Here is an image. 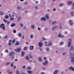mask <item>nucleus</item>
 <instances>
[{
    "label": "nucleus",
    "mask_w": 74,
    "mask_h": 74,
    "mask_svg": "<svg viewBox=\"0 0 74 74\" xmlns=\"http://www.w3.org/2000/svg\"><path fill=\"white\" fill-rule=\"evenodd\" d=\"M40 42H39L38 43V46L39 47H42V45H43V43L41 42H42V40H40Z\"/></svg>",
    "instance_id": "1"
},
{
    "label": "nucleus",
    "mask_w": 74,
    "mask_h": 74,
    "mask_svg": "<svg viewBox=\"0 0 74 74\" xmlns=\"http://www.w3.org/2000/svg\"><path fill=\"white\" fill-rule=\"evenodd\" d=\"M0 28L4 30H5V26H4V24L2 23L0 26Z\"/></svg>",
    "instance_id": "2"
},
{
    "label": "nucleus",
    "mask_w": 74,
    "mask_h": 74,
    "mask_svg": "<svg viewBox=\"0 0 74 74\" xmlns=\"http://www.w3.org/2000/svg\"><path fill=\"white\" fill-rule=\"evenodd\" d=\"M21 47H19L17 49H14V51L16 52H19L21 51Z\"/></svg>",
    "instance_id": "3"
},
{
    "label": "nucleus",
    "mask_w": 74,
    "mask_h": 74,
    "mask_svg": "<svg viewBox=\"0 0 74 74\" xmlns=\"http://www.w3.org/2000/svg\"><path fill=\"white\" fill-rule=\"evenodd\" d=\"M71 39H69L68 40V47H70V46L71 45Z\"/></svg>",
    "instance_id": "4"
},
{
    "label": "nucleus",
    "mask_w": 74,
    "mask_h": 74,
    "mask_svg": "<svg viewBox=\"0 0 74 74\" xmlns=\"http://www.w3.org/2000/svg\"><path fill=\"white\" fill-rule=\"evenodd\" d=\"M68 70H69L72 71H74V68L73 67L71 66L68 68Z\"/></svg>",
    "instance_id": "5"
},
{
    "label": "nucleus",
    "mask_w": 74,
    "mask_h": 74,
    "mask_svg": "<svg viewBox=\"0 0 74 74\" xmlns=\"http://www.w3.org/2000/svg\"><path fill=\"white\" fill-rule=\"evenodd\" d=\"M45 18L47 19V20H48L49 19V15L48 14H46L45 15Z\"/></svg>",
    "instance_id": "6"
},
{
    "label": "nucleus",
    "mask_w": 74,
    "mask_h": 74,
    "mask_svg": "<svg viewBox=\"0 0 74 74\" xmlns=\"http://www.w3.org/2000/svg\"><path fill=\"white\" fill-rule=\"evenodd\" d=\"M69 23L70 25L71 26L73 25V21L71 20H70L69 21Z\"/></svg>",
    "instance_id": "7"
},
{
    "label": "nucleus",
    "mask_w": 74,
    "mask_h": 74,
    "mask_svg": "<svg viewBox=\"0 0 74 74\" xmlns=\"http://www.w3.org/2000/svg\"><path fill=\"white\" fill-rule=\"evenodd\" d=\"M40 21H46V18H45V17H42L40 19Z\"/></svg>",
    "instance_id": "8"
},
{
    "label": "nucleus",
    "mask_w": 74,
    "mask_h": 74,
    "mask_svg": "<svg viewBox=\"0 0 74 74\" xmlns=\"http://www.w3.org/2000/svg\"><path fill=\"white\" fill-rule=\"evenodd\" d=\"M42 64L44 66L47 65V64H48V61L47 60H46L45 62L42 63Z\"/></svg>",
    "instance_id": "9"
},
{
    "label": "nucleus",
    "mask_w": 74,
    "mask_h": 74,
    "mask_svg": "<svg viewBox=\"0 0 74 74\" xmlns=\"http://www.w3.org/2000/svg\"><path fill=\"white\" fill-rule=\"evenodd\" d=\"M59 71L58 70H55L54 72H53V74H56L58 73Z\"/></svg>",
    "instance_id": "10"
},
{
    "label": "nucleus",
    "mask_w": 74,
    "mask_h": 74,
    "mask_svg": "<svg viewBox=\"0 0 74 74\" xmlns=\"http://www.w3.org/2000/svg\"><path fill=\"white\" fill-rule=\"evenodd\" d=\"M49 44L48 45V46H51L52 45V43L51 41H49L48 42Z\"/></svg>",
    "instance_id": "11"
},
{
    "label": "nucleus",
    "mask_w": 74,
    "mask_h": 74,
    "mask_svg": "<svg viewBox=\"0 0 74 74\" xmlns=\"http://www.w3.org/2000/svg\"><path fill=\"white\" fill-rule=\"evenodd\" d=\"M14 52H10L9 53V56H11L12 55H14Z\"/></svg>",
    "instance_id": "12"
},
{
    "label": "nucleus",
    "mask_w": 74,
    "mask_h": 74,
    "mask_svg": "<svg viewBox=\"0 0 74 74\" xmlns=\"http://www.w3.org/2000/svg\"><path fill=\"white\" fill-rule=\"evenodd\" d=\"M34 48V46H31L29 47L30 50H33Z\"/></svg>",
    "instance_id": "13"
},
{
    "label": "nucleus",
    "mask_w": 74,
    "mask_h": 74,
    "mask_svg": "<svg viewBox=\"0 0 74 74\" xmlns=\"http://www.w3.org/2000/svg\"><path fill=\"white\" fill-rule=\"evenodd\" d=\"M72 4V1H68L67 2V5H71Z\"/></svg>",
    "instance_id": "14"
},
{
    "label": "nucleus",
    "mask_w": 74,
    "mask_h": 74,
    "mask_svg": "<svg viewBox=\"0 0 74 74\" xmlns=\"http://www.w3.org/2000/svg\"><path fill=\"white\" fill-rule=\"evenodd\" d=\"M58 27V26H56L55 27H53L52 28V30H54L56 28H57V27Z\"/></svg>",
    "instance_id": "15"
},
{
    "label": "nucleus",
    "mask_w": 74,
    "mask_h": 74,
    "mask_svg": "<svg viewBox=\"0 0 74 74\" xmlns=\"http://www.w3.org/2000/svg\"><path fill=\"white\" fill-rule=\"evenodd\" d=\"M3 21L5 22H6L7 23V24L8 25H9V24H10V22L7 21L5 19H3Z\"/></svg>",
    "instance_id": "16"
},
{
    "label": "nucleus",
    "mask_w": 74,
    "mask_h": 74,
    "mask_svg": "<svg viewBox=\"0 0 74 74\" xmlns=\"http://www.w3.org/2000/svg\"><path fill=\"white\" fill-rule=\"evenodd\" d=\"M25 52L24 51H22L21 52V55L22 56H24V55H25Z\"/></svg>",
    "instance_id": "17"
},
{
    "label": "nucleus",
    "mask_w": 74,
    "mask_h": 74,
    "mask_svg": "<svg viewBox=\"0 0 74 74\" xmlns=\"http://www.w3.org/2000/svg\"><path fill=\"white\" fill-rule=\"evenodd\" d=\"M30 38L31 39H32V38H33V34H31L30 35Z\"/></svg>",
    "instance_id": "18"
},
{
    "label": "nucleus",
    "mask_w": 74,
    "mask_h": 74,
    "mask_svg": "<svg viewBox=\"0 0 74 74\" xmlns=\"http://www.w3.org/2000/svg\"><path fill=\"white\" fill-rule=\"evenodd\" d=\"M11 27H14L15 26V24L14 23H12L11 24Z\"/></svg>",
    "instance_id": "19"
},
{
    "label": "nucleus",
    "mask_w": 74,
    "mask_h": 74,
    "mask_svg": "<svg viewBox=\"0 0 74 74\" xmlns=\"http://www.w3.org/2000/svg\"><path fill=\"white\" fill-rule=\"evenodd\" d=\"M35 26L34 25H32L31 26V29H33L34 28Z\"/></svg>",
    "instance_id": "20"
},
{
    "label": "nucleus",
    "mask_w": 74,
    "mask_h": 74,
    "mask_svg": "<svg viewBox=\"0 0 74 74\" xmlns=\"http://www.w3.org/2000/svg\"><path fill=\"white\" fill-rule=\"evenodd\" d=\"M25 59L26 60H29V57L28 56H26L25 58Z\"/></svg>",
    "instance_id": "21"
},
{
    "label": "nucleus",
    "mask_w": 74,
    "mask_h": 74,
    "mask_svg": "<svg viewBox=\"0 0 74 74\" xmlns=\"http://www.w3.org/2000/svg\"><path fill=\"white\" fill-rule=\"evenodd\" d=\"M71 62H74V57H72L71 58Z\"/></svg>",
    "instance_id": "22"
},
{
    "label": "nucleus",
    "mask_w": 74,
    "mask_h": 74,
    "mask_svg": "<svg viewBox=\"0 0 74 74\" xmlns=\"http://www.w3.org/2000/svg\"><path fill=\"white\" fill-rule=\"evenodd\" d=\"M38 59H39V62H42V59H41V57H39L38 58Z\"/></svg>",
    "instance_id": "23"
},
{
    "label": "nucleus",
    "mask_w": 74,
    "mask_h": 74,
    "mask_svg": "<svg viewBox=\"0 0 74 74\" xmlns=\"http://www.w3.org/2000/svg\"><path fill=\"white\" fill-rule=\"evenodd\" d=\"M46 51L47 52H48L49 51V49L48 47H46Z\"/></svg>",
    "instance_id": "24"
},
{
    "label": "nucleus",
    "mask_w": 74,
    "mask_h": 74,
    "mask_svg": "<svg viewBox=\"0 0 74 74\" xmlns=\"http://www.w3.org/2000/svg\"><path fill=\"white\" fill-rule=\"evenodd\" d=\"M20 20H21V17H19L18 18V20H17V21H20Z\"/></svg>",
    "instance_id": "25"
},
{
    "label": "nucleus",
    "mask_w": 74,
    "mask_h": 74,
    "mask_svg": "<svg viewBox=\"0 0 74 74\" xmlns=\"http://www.w3.org/2000/svg\"><path fill=\"white\" fill-rule=\"evenodd\" d=\"M5 19H7L8 18H9V16L7 15H5Z\"/></svg>",
    "instance_id": "26"
},
{
    "label": "nucleus",
    "mask_w": 74,
    "mask_h": 74,
    "mask_svg": "<svg viewBox=\"0 0 74 74\" xmlns=\"http://www.w3.org/2000/svg\"><path fill=\"white\" fill-rule=\"evenodd\" d=\"M63 5V3H61L59 4V7H62Z\"/></svg>",
    "instance_id": "27"
},
{
    "label": "nucleus",
    "mask_w": 74,
    "mask_h": 74,
    "mask_svg": "<svg viewBox=\"0 0 74 74\" xmlns=\"http://www.w3.org/2000/svg\"><path fill=\"white\" fill-rule=\"evenodd\" d=\"M18 36L20 37H21L22 34H21V33L20 32L18 33Z\"/></svg>",
    "instance_id": "28"
},
{
    "label": "nucleus",
    "mask_w": 74,
    "mask_h": 74,
    "mask_svg": "<svg viewBox=\"0 0 74 74\" xmlns=\"http://www.w3.org/2000/svg\"><path fill=\"white\" fill-rule=\"evenodd\" d=\"M27 72L29 74H32V72L31 71H28Z\"/></svg>",
    "instance_id": "29"
},
{
    "label": "nucleus",
    "mask_w": 74,
    "mask_h": 74,
    "mask_svg": "<svg viewBox=\"0 0 74 74\" xmlns=\"http://www.w3.org/2000/svg\"><path fill=\"white\" fill-rule=\"evenodd\" d=\"M0 15H4V12L0 11Z\"/></svg>",
    "instance_id": "30"
},
{
    "label": "nucleus",
    "mask_w": 74,
    "mask_h": 74,
    "mask_svg": "<svg viewBox=\"0 0 74 74\" xmlns=\"http://www.w3.org/2000/svg\"><path fill=\"white\" fill-rule=\"evenodd\" d=\"M16 8L17 10H20V9H21V7L18 6Z\"/></svg>",
    "instance_id": "31"
},
{
    "label": "nucleus",
    "mask_w": 74,
    "mask_h": 74,
    "mask_svg": "<svg viewBox=\"0 0 74 74\" xmlns=\"http://www.w3.org/2000/svg\"><path fill=\"white\" fill-rule=\"evenodd\" d=\"M27 47H25L23 49V50L24 51H26L27 50Z\"/></svg>",
    "instance_id": "32"
},
{
    "label": "nucleus",
    "mask_w": 74,
    "mask_h": 74,
    "mask_svg": "<svg viewBox=\"0 0 74 74\" xmlns=\"http://www.w3.org/2000/svg\"><path fill=\"white\" fill-rule=\"evenodd\" d=\"M16 73L17 74H21V73H19L18 70H17L16 71Z\"/></svg>",
    "instance_id": "33"
},
{
    "label": "nucleus",
    "mask_w": 74,
    "mask_h": 74,
    "mask_svg": "<svg viewBox=\"0 0 74 74\" xmlns=\"http://www.w3.org/2000/svg\"><path fill=\"white\" fill-rule=\"evenodd\" d=\"M63 44V42H61L60 43L59 45H62Z\"/></svg>",
    "instance_id": "34"
},
{
    "label": "nucleus",
    "mask_w": 74,
    "mask_h": 74,
    "mask_svg": "<svg viewBox=\"0 0 74 74\" xmlns=\"http://www.w3.org/2000/svg\"><path fill=\"white\" fill-rule=\"evenodd\" d=\"M74 9V2L72 4V9Z\"/></svg>",
    "instance_id": "35"
},
{
    "label": "nucleus",
    "mask_w": 74,
    "mask_h": 74,
    "mask_svg": "<svg viewBox=\"0 0 74 74\" xmlns=\"http://www.w3.org/2000/svg\"><path fill=\"white\" fill-rule=\"evenodd\" d=\"M30 69H31V67L29 66H28L26 69L27 70H30Z\"/></svg>",
    "instance_id": "36"
},
{
    "label": "nucleus",
    "mask_w": 74,
    "mask_h": 74,
    "mask_svg": "<svg viewBox=\"0 0 74 74\" xmlns=\"http://www.w3.org/2000/svg\"><path fill=\"white\" fill-rule=\"evenodd\" d=\"M42 39L44 41V40H47V39L45 38H44V37H42Z\"/></svg>",
    "instance_id": "37"
},
{
    "label": "nucleus",
    "mask_w": 74,
    "mask_h": 74,
    "mask_svg": "<svg viewBox=\"0 0 74 74\" xmlns=\"http://www.w3.org/2000/svg\"><path fill=\"white\" fill-rule=\"evenodd\" d=\"M41 30V28L39 27H38V30L40 31V30Z\"/></svg>",
    "instance_id": "38"
},
{
    "label": "nucleus",
    "mask_w": 74,
    "mask_h": 74,
    "mask_svg": "<svg viewBox=\"0 0 74 74\" xmlns=\"http://www.w3.org/2000/svg\"><path fill=\"white\" fill-rule=\"evenodd\" d=\"M73 47L72 46H71V48L70 49V50L71 51H72V50H73Z\"/></svg>",
    "instance_id": "39"
},
{
    "label": "nucleus",
    "mask_w": 74,
    "mask_h": 74,
    "mask_svg": "<svg viewBox=\"0 0 74 74\" xmlns=\"http://www.w3.org/2000/svg\"><path fill=\"white\" fill-rule=\"evenodd\" d=\"M56 22L55 21H53L52 23V25H55V24H56Z\"/></svg>",
    "instance_id": "40"
},
{
    "label": "nucleus",
    "mask_w": 74,
    "mask_h": 74,
    "mask_svg": "<svg viewBox=\"0 0 74 74\" xmlns=\"http://www.w3.org/2000/svg\"><path fill=\"white\" fill-rule=\"evenodd\" d=\"M8 38V35H6L4 37V38Z\"/></svg>",
    "instance_id": "41"
},
{
    "label": "nucleus",
    "mask_w": 74,
    "mask_h": 74,
    "mask_svg": "<svg viewBox=\"0 0 74 74\" xmlns=\"http://www.w3.org/2000/svg\"><path fill=\"white\" fill-rule=\"evenodd\" d=\"M5 53H8V49H6L5 50Z\"/></svg>",
    "instance_id": "42"
},
{
    "label": "nucleus",
    "mask_w": 74,
    "mask_h": 74,
    "mask_svg": "<svg viewBox=\"0 0 74 74\" xmlns=\"http://www.w3.org/2000/svg\"><path fill=\"white\" fill-rule=\"evenodd\" d=\"M71 16H73V14H74V12H71Z\"/></svg>",
    "instance_id": "43"
},
{
    "label": "nucleus",
    "mask_w": 74,
    "mask_h": 74,
    "mask_svg": "<svg viewBox=\"0 0 74 74\" xmlns=\"http://www.w3.org/2000/svg\"><path fill=\"white\" fill-rule=\"evenodd\" d=\"M19 42H17L15 44V45H19Z\"/></svg>",
    "instance_id": "44"
},
{
    "label": "nucleus",
    "mask_w": 74,
    "mask_h": 74,
    "mask_svg": "<svg viewBox=\"0 0 74 74\" xmlns=\"http://www.w3.org/2000/svg\"><path fill=\"white\" fill-rule=\"evenodd\" d=\"M20 25L21 27H23V25L21 23L20 24Z\"/></svg>",
    "instance_id": "45"
},
{
    "label": "nucleus",
    "mask_w": 74,
    "mask_h": 74,
    "mask_svg": "<svg viewBox=\"0 0 74 74\" xmlns=\"http://www.w3.org/2000/svg\"><path fill=\"white\" fill-rule=\"evenodd\" d=\"M14 19V18H13V17H12L10 18V21H13Z\"/></svg>",
    "instance_id": "46"
},
{
    "label": "nucleus",
    "mask_w": 74,
    "mask_h": 74,
    "mask_svg": "<svg viewBox=\"0 0 74 74\" xmlns=\"http://www.w3.org/2000/svg\"><path fill=\"white\" fill-rule=\"evenodd\" d=\"M13 32L14 33H16V30H13Z\"/></svg>",
    "instance_id": "47"
},
{
    "label": "nucleus",
    "mask_w": 74,
    "mask_h": 74,
    "mask_svg": "<svg viewBox=\"0 0 74 74\" xmlns=\"http://www.w3.org/2000/svg\"><path fill=\"white\" fill-rule=\"evenodd\" d=\"M58 37H61V34H60L58 36Z\"/></svg>",
    "instance_id": "48"
},
{
    "label": "nucleus",
    "mask_w": 74,
    "mask_h": 74,
    "mask_svg": "<svg viewBox=\"0 0 74 74\" xmlns=\"http://www.w3.org/2000/svg\"><path fill=\"white\" fill-rule=\"evenodd\" d=\"M39 49L40 51H42V48H39Z\"/></svg>",
    "instance_id": "49"
},
{
    "label": "nucleus",
    "mask_w": 74,
    "mask_h": 74,
    "mask_svg": "<svg viewBox=\"0 0 74 74\" xmlns=\"http://www.w3.org/2000/svg\"><path fill=\"white\" fill-rule=\"evenodd\" d=\"M15 40H13L12 41V42L13 43H14V42H15Z\"/></svg>",
    "instance_id": "50"
},
{
    "label": "nucleus",
    "mask_w": 74,
    "mask_h": 74,
    "mask_svg": "<svg viewBox=\"0 0 74 74\" xmlns=\"http://www.w3.org/2000/svg\"><path fill=\"white\" fill-rule=\"evenodd\" d=\"M11 59H14V56H12V57L11 58Z\"/></svg>",
    "instance_id": "51"
},
{
    "label": "nucleus",
    "mask_w": 74,
    "mask_h": 74,
    "mask_svg": "<svg viewBox=\"0 0 74 74\" xmlns=\"http://www.w3.org/2000/svg\"><path fill=\"white\" fill-rule=\"evenodd\" d=\"M38 8V6H35V9H36V10H37V8Z\"/></svg>",
    "instance_id": "52"
},
{
    "label": "nucleus",
    "mask_w": 74,
    "mask_h": 74,
    "mask_svg": "<svg viewBox=\"0 0 74 74\" xmlns=\"http://www.w3.org/2000/svg\"><path fill=\"white\" fill-rule=\"evenodd\" d=\"M8 45L9 46H10V45H11V42H9Z\"/></svg>",
    "instance_id": "53"
},
{
    "label": "nucleus",
    "mask_w": 74,
    "mask_h": 74,
    "mask_svg": "<svg viewBox=\"0 0 74 74\" xmlns=\"http://www.w3.org/2000/svg\"><path fill=\"white\" fill-rule=\"evenodd\" d=\"M12 72H11V71H10L8 73L9 74H12Z\"/></svg>",
    "instance_id": "54"
},
{
    "label": "nucleus",
    "mask_w": 74,
    "mask_h": 74,
    "mask_svg": "<svg viewBox=\"0 0 74 74\" xmlns=\"http://www.w3.org/2000/svg\"><path fill=\"white\" fill-rule=\"evenodd\" d=\"M10 62H8L6 64V65H8V64H10Z\"/></svg>",
    "instance_id": "55"
},
{
    "label": "nucleus",
    "mask_w": 74,
    "mask_h": 74,
    "mask_svg": "<svg viewBox=\"0 0 74 74\" xmlns=\"http://www.w3.org/2000/svg\"><path fill=\"white\" fill-rule=\"evenodd\" d=\"M66 53L65 52H64L62 53V55H65V54Z\"/></svg>",
    "instance_id": "56"
},
{
    "label": "nucleus",
    "mask_w": 74,
    "mask_h": 74,
    "mask_svg": "<svg viewBox=\"0 0 74 74\" xmlns=\"http://www.w3.org/2000/svg\"><path fill=\"white\" fill-rule=\"evenodd\" d=\"M48 30V28H46L45 29V31H47Z\"/></svg>",
    "instance_id": "57"
},
{
    "label": "nucleus",
    "mask_w": 74,
    "mask_h": 74,
    "mask_svg": "<svg viewBox=\"0 0 74 74\" xmlns=\"http://www.w3.org/2000/svg\"><path fill=\"white\" fill-rule=\"evenodd\" d=\"M56 9L55 8H54L53 9V11H56Z\"/></svg>",
    "instance_id": "58"
},
{
    "label": "nucleus",
    "mask_w": 74,
    "mask_h": 74,
    "mask_svg": "<svg viewBox=\"0 0 74 74\" xmlns=\"http://www.w3.org/2000/svg\"><path fill=\"white\" fill-rule=\"evenodd\" d=\"M10 66L11 67H13V63H12L10 64Z\"/></svg>",
    "instance_id": "59"
},
{
    "label": "nucleus",
    "mask_w": 74,
    "mask_h": 74,
    "mask_svg": "<svg viewBox=\"0 0 74 74\" xmlns=\"http://www.w3.org/2000/svg\"><path fill=\"white\" fill-rule=\"evenodd\" d=\"M25 65L23 66V69H25Z\"/></svg>",
    "instance_id": "60"
},
{
    "label": "nucleus",
    "mask_w": 74,
    "mask_h": 74,
    "mask_svg": "<svg viewBox=\"0 0 74 74\" xmlns=\"http://www.w3.org/2000/svg\"><path fill=\"white\" fill-rule=\"evenodd\" d=\"M43 59H44V60H47V58H46V57H44V58Z\"/></svg>",
    "instance_id": "61"
},
{
    "label": "nucleus",
    "mask_w": 74,
    "mask_h": 74,
    "mask_svg": "<svg viewBox=\"0 0 74 74\" xmlns=\"http://www.w3.org/2000/svg\"><path fill=\"white\" fill-rule=\"evenodd\" d=\"M29 56L30 58H32V56L31 55H29Z\"/></svg>",
    "instance_id": "62"
},
{
    "label": "nucleus",
    "mask_w": 74,
    "mask_h": 74,
    "mask_svg": "<svg viewBox=\"0 0 74 74\" xmlns=\"http://www.w3.org/2000/svg\"><path fill=\"white\" fill-rule=\"evenodd\" d=\"M28 3H27V2H25V4H27Z\"/></svg>",
    "instance_id": "63"
},
{
    "label": "nucleus",
    "mask_w": 74,
    "mask_h": 74,
    "mask_svg": "<svg viewBox=\"0 0 74 74\" xmlns=\"http://www.w3.org/2000/svg\"><path fill=\"white\" fill-rule=\"evenodd\" d=\"M40 74H45V73L44 72H41Z\"/></svg>",
    "instance_id": "64"
}]
</instances>
